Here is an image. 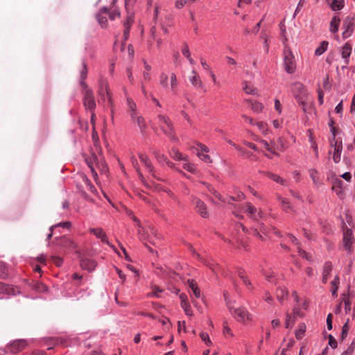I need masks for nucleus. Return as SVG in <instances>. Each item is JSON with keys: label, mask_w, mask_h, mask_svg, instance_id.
I'll return each instance as SVG.
<instances>
[{"label": "nucleus", "mask_w": 355, "mask_h": 355, "mask_svg": "<svg viewBox=\"0 0 355 355\" xmlns=\"http://www.w3.org/2000/svg\"><path fill=\"white\" fill-rule=\"evenodd\" d=\"M157 120L159 127L163 132L173 142H178V138L175 135L173 123L170 119L164 115L159 114L157 116Z\"/></svg>", "instance_id": "nucleus-1"}, {"label": "nucleus", "mask_w": 355, "mask_h": 355, "mask_svg": "<svg viewBox=\"0 0 355 355\" xmlns=\"http://www.w3.org/2000/svg\"><path fill=\"white\" fill-rule=\"evenodd\" d=\"M291 91L298 104L302 106L305 112V105L307 100V91L304 85L300 82L294 83L291 86Z\"/></svg>", "instance_id": "nucleus-2"}, {"label": "nucleus", "mask_w": 355, "mask_h": 355, "mask_svg": "<svg viewBox=\"0 0 355 355\" xmlns=\"http://www.w3.org/2000/svg\"><path fill=\"white\" fill-rule=\"evenodd\" d=\"M83 103L85 107V108L90 112H92V121L94 120V118L95 116V114L94 113V109L96 107V102L94 100V94L92 89L89 88V87H83Z\"/></svg>", "instance_id": "nucleus-3"}, {"label": "nucleus", "mask_w": 355, "mask_h": 355, "mask_svg": "<svg viewBox=\"0 0 355 355\" xmlns=\"http://www.w3.org/2000/svg\"><path fill=\"white\" fill-rule=\"evenodd\" d=\"M98 94L100 97L98 99L99 103H105L107 101L110 105H112L113 101L112 99L111 93L109 89L108 83L106 80L103 79L100 80Z\"/></svg>", "instance_id": "nucleus-4"}, {"label": "nucleus", "mask_w": 355, "mask_h": 355, "mask_svg": "<svg viewBox=\"0 0 355 355\" xmlns=\"http://www.w3.org/2000/svg\"><path fill=\"white\" fill-rule=\"evenodd\" d=\"M284 70L288 73H293L296 69L294 55L289 48L285 47L284 51Z\"/></svg>", "instance_id": "nucleus-5"}, {"label": "nucleus", "mask_w": 355, "mask_h": 355, "mask_svg": "<svg viewBox=\"0 0 355 355\" xmlns=\"http://www.w3.org/2000/svg\"><path fill=\"white\" fill-rule=\"evenodd\" d=\"M229 309L231 314L238 322H244L250 320V314L244 307L234 308L230 306Z\"/></svg>", "instance_id": "nucleus-6"}, {"label": "nucleus", "mask_w": 355, "mask_h": 355, "mask_svg": "<svg viewBox=\"0 0 355 355\" xmlns=\"http://www.w3.org/2000/svg\"><path fill=\"white\" fill-rule=\"evenodd\" d=\"M27 345V342L24 339L15 340L10 342L6 347L7 351L17 354L21 352Z\"/></svg>", "instance_id": "nucleus-7"}, {"label": "nucleus", "mask_w": 355, "mask_h": 355, "mask_svg": "<svg viewBox=\"0 0 355 355\" xmlns=\"http://www.w3.org/2000/svg\"><path fill=\"white\" fill-rule=\"evenodd\" d=\"M354 239L353 236V232L351 229L346 228L343 231V243L345 250L350 253L352 251V245L354 243Z\"/></svg>", "instance_id": "nucleus-8"}, {"label": "nucleus", "mask_w": 355, "mask_h": 355, "mask_svg": "<svg viewBox=\"0 0 355 355\" xmlns=\"http://www.w3.org/2000/svg\"><path fill=\"white\" fill-rule=\"evenodd\" d=\"M138 157L141 161V162L145 166L146 168L147 171L149 173V174L153 178L158 180H161L159 178L157 177L156 172L154 169V167L153 166V164L151 161L149 159L148 157L146 155H144L143 153H139Z\"/></svg>", "instance_id": "nucleus-9"}, {"label": "nucleus", "mask_w": 355, "mask_h": 355, "mask_svg": "<svg viewBox=\"0 0 355 355\" xmlns=\"http://www.w3.org/2000/svg\"><path fill=\"white\" fill-rule=\"evenodd\" d=\"M87 159L92 161L94 166L95 165L97 168H100L101 171L105 170L106 164H105L104 158L101 154H100L99 155H97L94 153H92L91 157H89Z\"/></svg>", "instance_id": "nucleus-10"}, {"label": "nucleus", "mask_w": 355, "mask_h": 355, "mask_svg": "<svg viewBox=\"0 0 355 355\" xmlns=\"http://www.w3.org/2000/svg\"><path fill=\"white\" fill-rule=\"evenodd\" d=\"M331 146L334 147L333 160L335 163H338L340 161L343 150L342 141H335L334 143L331 141Z\"/></svg>", "instance_id": "nucleus-11"}, {"label": "nucleus", "mask_w": 355, "mask_h": 355, "mask_svg": "<svg viewBox=\"0 0 355 355\" xmlns=\"http://www.w3.org/2000/svg\"><path fill=\"white\" fill-rule=\"evenodd\" d=\"M89 232L94 234L98 239H100L103 243H105L114 249V246L112 245L107 240V235L101 228H90Z\"/></svg>", "instance_id": "nucleus-12"}, {"label": "nucleus", "mask_w": 355, "mask_h": 355, "mask_svg": "<svg viewBox=\"0 0 355 355\" xmlns=\"http://www.w3.org/2000/svg\"><path fill=\"white\" fill-rule=\"evenodd\" d=\"M193 204L195 205L197 212L203 218L208 216V212L205 203L198 198H193Z\"/></svg>", "instance_id": "nucleus-13"}, {"label": "nucleus", "mask_w": 355, "mask_h": 355, "mask_svg": "<svg viewBox=\"0 0 355 355\" xmlns=\"http://www.w3.org/2000/svg\"><path fill=\"white\" fill-rule=\"evenodd\" d=\"M243 211L253 220H257V217H261V214L257 212L256 207L250 202L246 203L243 207Z\"/></svg>", "instance_id": "nucleus-14"}, {"label": "nucleus", "mask_w": 355, "mask_h": 355, "mask_svg": "<svg viewBox=\"0 0 355 355\" xmlns=\"http://www.w3.org/2000/svg\"><path fill=\"white\" fill-rule=\"evenodd\" d=\"M127 105L128 112L130 114V119L132 121H135L136 120V117L139 116L137 110V105L132 98H127Z\"/></svg>", "instance_id": "nucleus-15"}, {"label": "nucleus", "mask_w": 355, "mask_h": 355, "mask_svg": "<svg viewBox=\"0 0 355 355\" xmlns=\"http://www.w3.org/2000/svg\"><path fill=\"white\" fill-rule=\"evenodd\" d=\"M96 262L89 258H83L80 260V266L83 269L91 272L94 271L96 267Z\"/></svg>", "instance_id": "nucleus-16"}, {"label": "nucleus", "mask_w": 355, "mask_h": 355, "mask_svg": "<svg viewBox=\"0 0 355 355\" xmlns=\"http://www.w3.org/2000/svg\"><path fill=\"white\" fill-rule=\"evenodd\" d=\"M57 245L69 250H73L76 248L75 243L67 236H62L58 240Z\"/></svg>", "instance_id": "nucleus-17"}, {"label": "nucleus", "mask_w": 355, "mask_h": 355, "mask_svg": "<svg viewBox=\"0 0 355 355\" xmlns=\"http://www.w3.org/2000/svg\"><path fill=\"white\" fill-rule=\"evenodd\" d=\"M108 12V8L106 6L102 7L99 12L96 15V19L98 24L101 26L103 28H105L107 26V17L105 16H103V13L107 14Z\"/></svg>", "instance_id": "nucleus-18"}, {"label": "nucleus", "mask_w": 355, "mask_h": 355, "mask_svg": "<svg viewBox=\"0 0 355 355\" xmlns=\"http://www.w3.org/2000/svg\"><path fill=\"white\" fill-rule=\"evenodd\" d=\"M132 23H133L132 16H128L126 17L125 20L123 21V26L124 27V31H123V43H125L129 37L130 30L131 28Z\"/></svg>", "instance_id": "nucleus-19"}, {"label": "nucleus", "mask_w": 355, "mask_h": 355, "mask_svg": "<svg viewBox=\"0 0 355 355\" xmlns=\"http://www.w3.org/2000/svg\"><path fill=\"white\" fill-rule=\"evenodd\" d=\"M353 18L347 17L344 23L343 26L345 28V31L343 33V35L344 37H349L353 32Z\"/></svg>", "instance_id": "nucleus-20"}, {"label": "nucleus", "mask_w": 355, "mask_h": 355, "mask_svg": "<svg viewBox=\"0 0 355 355\" xmlns=\"http://www.w3.org/2000/svg\"><path fill=\"white\" fill-rule=\"evenodd\" d=\"M342 58L346 64L349 63V56L352 53V46L348 43H346L340 49Z\"/></svg>", "instance_id": "nucleus-21"}, {"label": "nucleus", "mask_w": 355, "mask_h": 355, "mask_svg": "<svg viewBox=\"0 0 355 355\" xmlns=\"http://www.w3.org/2000/svg\"><path fill=\"white\" fill-rule=\"evenodd\" d=\"M191 76L189 77V80L192 85L196 88H203L204 85L201 81L198 74L195 70L191 71Z\"/></svg>", "instance_id": "nucleus-22"}, {"label": "nucleus", "mask_w": 355, "mask_h": 355, "mask_svg": "<svg viewBox=\"0 0 355 355\" xmlns=\"http://www.w3.org/2000/svg\"><path fill=\"white\" fill-rule=\"evenodd\" d=\"M130 161H131V163L132 164V166H134V168H135L137 173V175H138V177L139 178V180L143 182V184L146 187H148L149 185L147 184L145 178H144V176L143 175V174L141 173V169L139 166V164H138V162L136 159L135 157L132 156L130 159Z\"/></svg>", "instance_id": "nucleus-23"}, {"label": "nucleus", "mask_w": 355, "mask_h": 355, "mask_svg": "<svg viewBox=\"0 0 355 355\" xmlns=\"http://www.w3.org/2000/svg\"><path fill=\"white\" fill-rule=\"evenodd\" d=\"M327 4L334 10H341L345 5V0H327Z\"/></svg>", "instance_id": "nucleus-24"}, {"label": "nucleus", "mask_w": 355, "mask_h": 355, "mask_svg": "<svg viewBox=\"0 0 355 355\" xmlns=\"http://www.w3.org/2000/svg\"><path fill=\"white\" fill-rule=\"evenodd\" d=\"M254 140L260 142L268 152L279 156V154L275 152L276 147L274 143L271 142V144H270L267 141L264 139H254ZM277 148H278L277 147Z\"/></svg>", "instance_id": "nucleus-25"}, {"label": "nucleus", "mask_w": 355, "mask_h": 355, "mask_svg": "<svg viewBox=\"0 0 355 355\" xmlns=\"http://www.w3.org/2000/svg\"><path fill=\"white\" fill-rule=\"evenodd\" d=\"M187 285L191 289L193 295L196 298H200L201 296V293L196 282L193 279H188Z\"/></svg>", "instance_id": "nucleus-26"}, {"label": "nucleus", "mask_w": 355, "mask_h": 355, "mask_svg": "<svg viewBox=\"0 0 355 355\" xmlns=\"http://www.w3.org/2000/svg\"><path fill=\"white\" fill-rule=\"evenodd\" d=\"M332 270V264L330 261H327L324 263L323 269H322V282L323 283H326L328 279V276L329 275L331 271Z\"/></svg>", "instance_id": "nucleus-27"}, {"label": "nucleus", "mask_w": 355, "mask_h": 355, "mask_svg": "<svg viewBox=\"0 0 355 355\" xmlns=\"http://www.w3.org/2000/svg\"><path fill=\"white\" fill-rule=\"evenodd\" d=\"M83 69L80 71V84L82 87H87L88 85L85 82L87 75V68L85 61L83 60L82 62Z\"/></svg>", "instance_id": "nucleus-28"}, {"label": "nucleus", "mask_w": 355, "mask_h": 355, "mask_svg": "<svg viewBox=\"0 0 355 355\" xmlns=\"http://www.w3.org/2000/svg\"><path fill=\"white\" fill-rule=\"evenodd\" d=\"M288 291L286 288H278L276 291V297L277 300L282 303L287 298Z\"/></svg>", "instance_id": "nucleus-29"}, {"label": "nucleus", "mask_w": 355, "mask_h": 355, "mask_svg": "<svg viewBox=\"0 0 355 355\" xmlns=\"http://www.w3.org/2000/svg\"><path fill=\"white\" fill-rule=\"evenodd\" d=\"M238 276L243 281V284L246 286V287L248 289L252 290L253 288L252 283L246 277V275L245 274V271L243 270L239 269L238 270Z\"/></svg>", "instance_id": "nucleus-30"}, {"label": "nucleus", "mask_w": 355, "mask_h": 355, "mask_svg": "<svg viewBox=\"0 0 355 355\" xmlns=\"http://www.w3.org/2000/svg\"><path fill=\"white\" fill-rule=\"evenodd\" d=\"M170 85L169 89L173 92L175 93L178 87V79L175 73H171L170 76Z\"/></svg>", "instance_id": "nucleus-31"}, {"label": "nucleus", "mask_w": 355, "mask_h": 355, "mask_svg": "<svg viewBox=\"0 0 355 355\" xmlns=\"http://www.w3.org/2000/svg\"><path fill=\"white\" fill-rule=\"evenodd\" d=\"M170 156L175 160H184L186 161L187 159V157L183 156L182 153L179 152V150L173 148L169 151Z\"/></svg>", "instance_id": "nucleus-32"}, {"label": "nucleus", "mask_w": 355, "mask_h": 355, "mask_svg": "<svg viewBox=\"0 0 355 355\" xmlns=\"http://www.w3.org/2000/svg\"><path fill=\"white\" fill-rule=\"evenodd\" d=\"M133 122L134 123H137L138 127L140 129L141 133L142 135H144L145 130H146V127H147L144 118L139 115V116L136 117V120L135 121H133Z\"/></svg>", "instance_id": "nucleus-33"}, {"label": "nucleus", "mask_w": 355, "mask_h": 355, "mask_svg": "<svg viewBox=\"0 0 355 355\" xmlns=\"http://www.w3.org/2000/svg\"><path fill=\"white\" fill-rule=\"evenodd\" d=\"M159 84L166 90H169L168 76L162 72L159 75Z\"/></svg>", "instance_id": "nucleus-34"}, {"label": "nucleus", "mask_w": 355, "mask_h": 355, "mask_svg": "<svg viewBox=\"0 0 355 355\" xmlns=\"http://www.w3.org/2000/svg\"><path fill=\"white\" fill-rule=\"evenodd\" d=\"M31 288L33 290L40 293H44L47 291V287L46 285L40 282H33L31 284Z\"/></svg>", "instance_id": "nucleus-35"}, {"label": "nucleus", "mask_w": 355, "mask_h": 355, "mask_svg": "<svg viewBox=\"0 0 355 355\" xmlns=\"http://www.w3.org/2000/svg\"><path fill=\"white\" fill-rule=\"evenodd\" d=\"M153 154L155 155V159L159 164H166L168 161V158L165 155L161 153L159 151L153 150H152Z\"/></svg>", "instance_id": "nucleus-36"}, {"label": "nucleus", "mask_w": 355, "mask_h": 355, "mask_svg": "<svg viewBox=\"0 0 355 355\" xmlns=\"http://www.w3.org/2000/svg\"><path fill=\"white\" fill-rule=\"evenodd\" d=\"M329 42L327 41H322L320 45L315 50V55L320 56L322 55L328 48Z\"/></svg>", "instance_id": "nucleus-37"}, {"label": "nucleus", "mask_w": 355, "mask_h": 355, "mask_svg": "<svg viewBox=\"0 0 355 355\" xmlns=\"http://www.w3.org/2000/svg\"><path fill=\"white\" fill-rule=\"evenodd\" d=\"M277 199L280 201L282 207L285 212H288L292 209L291 206L286 198L278 196Z\"/></svg>", "instance_id": "nucleus-38"}, {"label": "nucleus", "mask_w": 355, "mask_h": 355, "mask_svg": "<svg viewBox=\"0 0 355 355\" xmlns=\"http://www.w3.org/2000/svg\"><path fill=\"white\" fill-rule=\"evenodd\" d=\"M248 102L250 103L251 109L252 110L253 112L256 113H259L262 111L263 106L261 103L256 101H253L250 100H248Z\"/></svg>", "instance_id": "nucleus-39"}, {"label": "nucleus", "mask_w": 355, "mask_h": 355, "mask_svg": "<svg viewBox=\"0 0 355 355\" xmlns=\"http://www.w3.org/2000/svg\"><path fill=\"white\" fill-rule=\"evenodd\" d=\"M266 175L270 180L279 183L282 185L286 184V181L284 179L280 178L278 175L272 173H268Z\"/></svg>", "instance_id": "nucleus-40"}, {"label": "nucleus", "mask_w": 355, "mask_h": 355, "mask_svg": "<svg viewBox=\"0 0 355 355\" xmlns=\"http://www.w3.org/2000/svg\"><path fill=\"white\" fill-rule=\"evenodd\" d=\"M340 19L336 17H334L330 23V31L331 32L335 33L338 31V22Z\"/></svg>", "instance_id": "nucleus-41"}, {"label": "nucleus", "mask_w": 355, "mask_h": 355, "mask_svg": "<svg viewBox=\"0 0 355 355\" xmlns=\"http://www.w3.org/2000/svg\"><path fill=\"white\" fill-rule=\"evenodd\" d=\"M309 175H310L311 178L312 179L313 183L315 185L320 184V182L318 171L313 168H311L309 171Z\"/></svg>", "instance_id": "nucleus-42"}, {"label": "nucleus", "mask_w": 355, "mask_h": 355, "mask_svg": "<svg viewBox=\"0 0 355 355\" xmlns=\"http://www.w3.org/2000/svg\"><path fill=\"white\" fill-rule=\"evenodd\" d=\"M138 234L141 240L144 241L148 239V233L146 230L141 227V223H139Z\"/></svg>", "instance_id": "nucleus-43"}, {"label": "nucleus", "mask_w": 355, "mask_h": 355, "mask_svg": "<svg viewBox=\"0 0 355 355\" xmlns=\"http://www.w3.org/2000/svg\"><path fill=\"white\" fill-rule=\"evenodd\" d=\"M61 227L65 229H70L71 227V223L66 221L63 223H59L50 227L49 230L53 231L54 228Z\"/></svg>", "instance_id": "nucleus-44"}, {"label": "nucleus", "mask_w": 355, "mask_h": 355, "mask_svg": "<svg viewBox=\"0 0 355 355\" xmlns=\"http://www.w3.org/2000/svg\"><path fill=\"white\" fill-rule=\"evenodd\" d=\"M349 320L347 319V322L343 326L341 336H340V338L342 340H344L346 338V337L347 336L348 331L349 329Z\"/></svg>", "instance_id": "nucleus-45"}, {"label": "nucleus", "mask_w": 355, "mask_h": 355, "mask_svg": "<svg viewBox=\"0 0 355 355\" xmlns=\"http://www.w3.org/2000/svg\"><path fill=\"white\" fill-rule=\"evenodd\" d=\"M306 331V326L304 324H300L299 325L298 329L295 332V337L297 340H300L302 338L304 332Z\"/></svg>", "instance_id": "nucleus-46"}, {"label": "nucleus", "mask_w": 355, "mask_h": 355, "mask_svg": "<svg viewBox=\"0 0 355 355\" xmlns=\"http://www.w3.org/2000/svg\"><path fill=\"white\" fill-rule=\"evenodd\" d=\"M254 125H256L258 128V129L263 134L266 135L268 132V125L266 123L263 121H259L257 123H255Z\"/></svg>", "instance_id": "nucleus-47"}, {"label": "nucleus", "mask_w": 355, "mask_h": 355, "mask_svg": "<svg viewBox=\"0 0 355 355\" xmlns=\"http://www.w3.org/2000/svg\"><path fill=\"white\" fill-rule=\"evenodd\" d=\"M183 168L186 171L191 173H196V167L195 164L189 162H186L183 164Z\"/></svg>", "instance_id": "nucleus-48"}, {"label": "nucleus", "mask_w": 355, "mask_h": 355, "mask_svg": "<svg viewBox=\"0 0 355 355\" xmlns=\"http://www.w3.org/2000/svg\"><path fill=\"white\" fill-rule=\"evenodd\" d=\"M181 307L184 309L185 314L189 316L193 315V312L189 302L181 303Z\"/></svg>", "instance_id": "nucleus-49"}, {"label": "nucleus", "mask_w": 355, "mask_h": 355, "mask_svg": "<svg viewBox=\"0 0 355 355\" xmlns=\"http://www.w3.org/2000/svg\"><path fill=\"white\" fill-rule=\"evenodd\" d=\"M82 179H83V181L89 187V189L90 190L91 192L94 193L96 191L94 186L92 184L90 180L88 179V178L85 175H82Z\"/></svg>", "instance_id": "nucleus-50"}, {"label": "nucleus", "mask_w": 355, "mask_h": 355, "mask_svg": "<svg viewBox=\"0 0 355 355\" xmlns=\"http://www.w3.org/2000/svg\"><path fill=\"white\" fill-rule=\"evenodd\" d=\"M85 162H86L87 166H89V168L91 170V172H92V176H93L94 179L96 181L97 179H98V173L96 171V170L94 168V166H93L92 162L89 160V159H85Z\"/></svg>", "instance_id": "nucleus-51"}, {"label": "nucleus", "mask_w": 355, "mask_h": 355, "mask_svg": "<svg viewBox=\"0 0 355 355\" xmlns=\"http://www.w3.org/2000/svg\"><path fill=\"white\" fill-rule=\"evenodd\" d=\"M236 150H238L241 155L247 158H251L252 157V153L251 152L248 151L240 146H236Z\"/></svg>", "instance_id": "nucleus-52"}, {"label": "nucleus", "mask_w": 355, "mask_h": 355, "mask_svg": "<svg viewBox=\"0 0 355 355\" xmlns=\"http://www.w3.org/2000/svg\"><path fill=\"white\" fill-rule=\"evenodd\" d=\"M109 15V18L110 20H114L117 17H120L121 13L119 9L114 8L112 12H109L107 13Z\"/></svg>", "instance_id": "nucleus-53"}, {"label": "nucleus", "mask_w": 355, "mask_h": 355, "mask_svg": "<svg viewBox=\"0 0 355 355\" xmlns=\"http://www.w3.org/2000/svg\"><path fill=\"white\" fill-rule=\"evenodd\" d=\"M200 336L202 341H204L207 345L211 346L212 345L211 341L209 339V336L207 333L205 332H201L200 334Z\"/></svg>", "instance_id": "nucleus-54"}, {"label": "nucleus", "mask_w": 355, "mask_h": 355, "mask_svg": "<svg viewBox=\"0 0 355 355\" xmlns=\"http://www.w3.org/2000/svg\"><path fill=\"white\" fill-rule=\"evenodd\" d=\"M297 252H298L299 255L300 257H302V258H304L309 261H311V256L306 251L302 250L300 248V246L297 248Z\"/></svg>", "instance_id": "nucleus-55"}, {"label": "nucleus", "mask_w": 355, "mask_h": 355, "mask_svg": "<svg viewBox=\"0 0 355 355\" xmlns=\"http://www.w3.org/2000/svg\"><path fill=\"white\" fill-rule=\"evenodd\" d=\"M339 283L338 277H336L335 279L331 282V285L333 286L332 289V295H336L337 290H338V284Z\"/></svg>", "instance_id": "nucleus-56"}, {"label": "nucleus", "mask_w": 355, "mask_h": 355, "mask_svg": "<svg viewBox=\"0 0 355 355\" xmlns=\"http://www.w3.org/2000/svg\"><path fill=\"white\" fill-rule=\"evenodd\" d=\"M198 156L201 160H202L203 162H205L206 163L211 162V159L209 155H208L207 154H205L203 153H198Z\"/></svg>", "instance_id": "nucleus-57"}, {"label": "nucleus", "mask_w": 355, "mask_h": 355, "mask_svg": "<svg viewBox=\"0 0 355 355\" xmlns=\"http://www.w3.org/2000/svg\"><path fill=\"white\" fill-rule=\"evenodd\" d=\"M294 318H293L290 314L287 313L285 324L286 328H290L294 324Z\"/></svg>", "instance_id": "nucleus-58"}, {"label": "nucleus", "mask_w": 355, "mask_h": 355, "mask_svg": "<svg viewBox=\"0 0 355 355\" xmlns=\"http://www.w3.org/2000/svg\"><path fill=\"white\" fill-rule=\"evenodd\" d=\"M355 347V340L352 341L349 347L341 355H352Z\"/></svg>", "instance_id": "nucleus-59"}, {"label": "nucleus", "mask_w": 355, "mask_h": 355, "mask_svg": "<svg viewBox=\"0 0 355 355\" xmlns=\"http://www.w3.org/2000/svg\"><path fill=\"white\" fill-rule=\"evenodd\" d=\"M328 338L329 346H331L333 349L337 348L338 343L334 337L331 334H329L328 336Z\"/></svg>", "instance_id": "nucleus-60"}, {"label": "nucleus", "mask_w": 355, "mask_h": 355, "mask_svg": "<svg viewBox=\"0 0 355 355\" xmlns=\"http://www.w3.org/2000/svg\"><path fill=\"white\" fill-rule=\"evenodd\" d=\"M245 86L243 87V90L247 94H254V89L250 87L247 82L244 83Z\"/></svg>", "instance_id": "nucleus-61"}, {"label": "nucleus", "mask_w": 355, "mask_h": 355, "mask_svg": "<svg viewBox=\"0 0 355 355\" xmlns=\"http://www.w3.org/2000/svg\"><path fill=\"white\" fill-rule=\"evenodd\" d=\"M51 259L57 266H61L63 263V259L58 256H52Z\"/></svg>", "instance_id": "nucleus-62"}, {"label": "nucleus", "mask_w": 355, "mask_h": 355, "mask_svg": "<svg viewBox=\"0 0 355 355\" xmlns=\"http://www.w3.org/2000/svg\"><path fill=\"white\" fill-rule=\"evenodd\" d=\"M288 237L289 238V239L291 240L292 243H293L297 248L300 247V241L297 240V239L293 234H288Z\"/></svg>", "instance_id": "nucleus-63"}, {"label": "nucleus", "mask_w": 355, "mask_h": 355, "mask_svg": "<svg viewBox=\"0 0 355 355\" xmlns=\"http://www.w3.org/2000/svg\"><path fill=\"white\" fill-rule=\"evenodd\" d=\"M182 53L186 58H189V56H191L189 46L187 45V44H184V47L182 49Z\"/></svg>", "instance_id": "nucleus-64"}]
</instances>
